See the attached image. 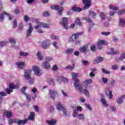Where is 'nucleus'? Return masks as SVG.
<instances>
[{
	"label": "nucleus",
	"mask_w": 125,
	"mask_h": 125,
	"mask_svg": "<svg viewBox=\"0 0 125 125\" xmlns=\"http://www.w3.org/2000/svg\"><path fill=\"white\" fill-rule=\"evenodd\" d=\"M71 76L72 77V80L74 82V87H75L76 89H78V90H79V92H83L84 94V95H85V96H86L87 97H89V92L88 91V90H87V89H83L80 80L77 78L79 76V74L72 72L71 73Z\"/></svg>",
	"instance_id": "obj_1"
},
{
	"label": "nucleus",
	"mask_w": 125,
	"mask_h": 125,
	"mask_svg": "<svg viewBox=\"0 0 125 125\" xmlns=\"http://www.w3.org/2000/svg\"><path fill=\"white\" fill-rule=\"evenodd\" d=\"M18 87H19L18 85H15L10 83L9 88L6 89V91L7 93L5 92H0V98H2V97L4 96H6L7 94H10L11 92L13 91V89H16V88H18Z\"/></svg>",
	"instance_id": "obj_2"
},
{
	"label": "nucleus",
	"mask_w": 125,
	"mask_h": 125,
	"mask_svg": "<svg viewBox=\"0 0 125 125\" xmlns=\"http://www.w3.org/2000/svg\"><path fill=\"white\" fill-rule=\"evenodd\" d=\"M61 25L62 26L65 30H68V18L64 17L62 19V20L60 21Z\"/></svg>",
	"instance_id": "obj_3"
},
{
	"label": "nucleus",
	"mask_w": 125,
	"mask_h": 125,
	"mask_svg": "<svg viewBox=\"0 0 125 125\" xmlns=\"http://www.w3.org/2000/svg\"><path fill=\"white\" fill-rule=\"evenodd\" d=\"M29 28L26 31V39H28L29 37L32 36V33H33V26L31 23H28Z\"/></svg>",
	"instance_id": "obj_4"
},
{
	"label": "nucleus",
	"mask_w": 125,
	"mask_h": 125,
	"mask_svg": "<svg viewBox=\"0 0 125 125\" xmlns=\"http://www.w3.org/2000/svg\"><path fill=\"white\" fill-rule=\"evenodd\" d=\"M51 9H53L54 10H57L58 11L59 15H62V11H63V7H60L58 5H53L51 6Z\"/></svg>",
	"instance_id": "obj_5"
},
{
	"label": "nucleus",
	"mask_w": 125,
	"mask_h": 125,
	"mask_svg": "<svg viewBox=\"0 0 125 125\" xmlns=\"http://www.w3.org/2000/svg\"><path fill=\"white\" fill-rule=\"evenodd\" d=\"M42 44L43 48H44V49H46L48 48L49 46H50V41H49V40H44L42 42Z\"/></svg>",
	"instance_id": "obj_6"
},
{
	"label": "nucleus",
	"mask_w": 125,
	"mask_h": 125,
	"mask_svg": "<svg viewBox=\"0 0 125 125\" xmlns=\"http://www.w3.org/2000/svg\"><path fill=\"white\" fill-rule=\"evenodd\" d=\"M74 11L75 12H80L82 11V9L80 7H72L71 10H69L67 12V15H72L73 14V12Z\"/></svg>",
	"instance_id": "obj_7"
},
{
	"label": "nucleus",
	"mask_w": 125,
	"mask_h": 125,
	"mask_svg": "<svg viewBox=\"0 0 125 125\" xmlns=\"http://www.w3.org/2000/svg\"><path fill=\"white\" fill-rule=\"evenodd\" d=\"M39 28H45V29H47L49 28L48 24L46 23H43L42 22H39V25L35 26V30H38Z\"/></svg>",
	"instance_id": "obj_8"
},
{
	"label": "nucleus",
	"mask_w": 125,
	"mask_h": 125,
	"mask_svg": "<svg viewBox=\"0 0 125 125\" xmlns=\"http://www.w3.org/2000/svg\"><path fill=\"white\" fill-rule=\"evenodd\" d=\"M24 79L25 80H31V73H32V71L30 70L25 69L24 70Z\"/></svg>",
	"instance_id": "obj_9"
},
{
	"label": "nucleus",
	"mask_w": 125,
	"mask_h": 125,
	"mask_svg": "<svg viewBox=\"0 0 125 125\" xmlns=\"http://www.w3.org/2000/svg\"><path fill=\"white\" fill-rule=\"evenodd\" d=\"M33 69L36 76H37V77H40V76H42V73H41V70L40 69V67L37 66H34L33 67Z\"/></svg>",
	"instance_id": "obj_10"
},
{
	"label": "nucleus",
	"mask_w": 125,
	"mask_h": 125,
	"mask_svg": "<svg viewBox=\"0 0 125 125\" xmlns=\"http://www.w3.org/2000/svg\"><path fill=\"white\" fill-rule=\"evenodd\" d=\"M12 111L5 110L3 112L2 116L6 117L7 119H10L12 117Z\"/></svg>",
	"instance_id": "obj_11"
},
{
	"label": "nucleus",
	"mask_w": 125,
	"mask_h": 125,
	"mask_svg": "<svg viewBox=\"0 0 125 125\" xmlns=\"http://www.w3.org/2000/svg\"><path fill=\"white\" fill-rule=\"evenodd\" d=\"M49 94H50V98L53 100H55V97H56V96H58V93H57V91H53L52 90H49Z\"/></svg>",
	"instance_id": "obj_12"
},
{
	"label": "nucleus",
	"mask_w": 125,
	"mask_h": 125,
	"mask_svg": "<svg viewBox=\"0 0 125 125\" xmlns=\"http://www.w3.org/2000/svg\"><path fill=\"white\" fill-rule=\"evenodd\" d=\"M83 34V32H78L77 33L73 34L71 36L72 41H73V42H75L76 40H78V39H79V37H80V36H82Z\"/></svg>",
	"instance_id": "obj_13"
},
{
	"label": "nucleus",
	"mask_w": 125,
	"mask_h": 125,
	"mask_svg": "<svg viewBox=\"0 0 125 125\" xmlns=\"http://www.w3.org/2000/svg\"><path fill=\"white\" fill-rule=\"evenodd\" d=\"M83 3L84 4V9L89 8L90 4H91V0H83Z\"/></svg>",
	"instance_id": "obj_14"
},
{
	"label": "nucleus",
	"mask_w": 125,
	"mask_h": 125,
	"mask_svg": "<svg viewBox=\"0 0 125 125\" xmlns=\"http://www.w3.org/2000/svg\"><path fill=\"white\" fill-rule=\"evenodd\" d=\"M83 83H85V88H90L91 87V83H92V80L91 79L87 80L83 82Z\"/></svg>",
	"instance_id": "obj_15"
},
{
	"label": "nucleus",
	"mask_w": 125,
	"mask_h": 125,
	"mask_svg": "<svg viewBox=\"0 0 125 125\" xmlns=\"http://www.w3.org/2000/svg\"><path fill=\"white\" fill-rule=\"evenodd\" d=\"M98 44V49H102V45L103 44H107L106 41L104 40H100L97 42Z\"/></svg>",
	"instance_id": "obj_16"
},
{
	"label": "nucleus",
	"mask_w": 125,
	"mask_h": 125,
	"mask_svg": "<svg viewBox=\"0 0 125 125\" xmlns=\"http://www.w3.org/2000/svg\"><path fill=\"white\" fill-rule=\"evenodd\" d=\"M124 99H125V96L122 95L120 97H119L117 99H116V103L119 104H122L124 102Z\"/></svg>",
	"instance_id": "obj_17"
},
{
	"label": "nucleus",
	"mask_w": 125,
	"mask_h": 125,
	"mask_svg": "<svg viewBox=\"0 0 125 125\" xmlns=\"http://www.w3.org/2000/svg\"><path fill=\"white\" fill-rule=\"evenodd\" d=\"M105 93L107 96H108L110 99H112L113 98V94L112 91H110L109 88H107L105 90Z\"/></svg>",
	"instance_id": "obj_18"
},
{
	"label": "nucleus",
	"mask_w": 125,
	"mask_h": 125,
	"mask_svg": "<svg viewBox=\"0 0 125 125\" xmlns=\"http://www.w3.org/2000/svg\"><path fill=\"white\" fill-rule=\"evenodd\" d=\"M9 42H10L11 43L12 47H14V48H17V46L15 45V44L16 43V41H15V39L14 38H9L8 39Z\"/></svg>",
	"instance_id": "obj_19"
},
{
	"label": "nucleus",
	"mask_w": 125,
	"mask_h": 125,
	"mask_svg": "<svg viewBox=\"0 0 125 125\" xmlns=\"http://www.w3.org/2000/svg\"><path fill=\"white\" fill-rule=\"evenodd\" d=\"M56 107L59 111H62L63 109H65V107L63 106L61 102L57 103Z\"/></svg>",
	"instance_id": "obj_20"
},
{
	"label": "nucleus",
	"mask_w": 125,
	"mask_h": 125,
	"mask_svg": "<svg viewBox=\"0 0 125 125\" xmlns=\"http://www.w3.org/2000/svg\"><path fill=\"white\" fill-rule=\"evenodd\" d=\"M42 66L44 68V69H50V64H49V62H43L42 63Z\"/></svg>",
	"instance_id": "obj_21"
},
{
	"label": "nucleus",
	"mask_w": 125,
	"mask_h": 125,
	"mask_svg": "<svg viewBox=\"0 0 125 125\" xmlns=\"http://www.w3.org/2000/svg\"><path fill=\"white\" fill-rule=\"evenodd\" d=\"M46 122L48 125H55L57 123V120L56 119H52L51 120H47Z\"/></svg>",
	"instance_id": "obj_22"
},
{
	"label": "nucleus",
	"mask_w": 125,
	"mask_h": 125,
	"mask_svg": "<svg viewBox=\"0 0 125 125\" xmlns=\"http://www.w3.org/2000/svg\"><path fill=\"white\" fill-rule=\"evenodd\" d=\"M16 65H17L20 69H23L25 63H24L23 62H16Z\"/></svg>",
	"instance_id": "obj_23"
},
{
	"label": "nucleus",
	"mask_w": 125,
	"mask_h": 125,
	"mask_svg": "<svg viewBox=\"0 0 125 125\" xmlns=\"http://www.w3.org/2000/svg\"><path fill=\"white\" fill-rule=\"evenodd\" d=\"M87 45H85L81 47L80 49V50L81 52L85 53V52H87Z\"/></svg>",
	"instance_id": "obj_24"
},
{
	"label": "nucleus",
	"mask_w": 125,
	"mask_h": 125,
	"mask_svg": "<svg viewBox=\"0 0 125 125\" xmlns=\"http://www.w3.org/2000/svg\"><path fill=\"white\" fill-rule=\"evenodd\" d=\"M27 122H28V119H24L23 120H19L17 122L18 125H26L27 124Z\"/></svg>",
	"instance_id": "obj_25"
},
{
	"label": "nucleus",
	"mask_w": 125,
	"mask_h": 125,
	"mask_svg": "<svg viewBox=\"0 0 125 125\" xmlns=\"http://www.w3.org/2000/svg\"><path fill=\"white\" fill-rule=\"evenodd\" d=\"M65 52L68 55H71L73 52H74V48H71L65 50Z\"/></svg>",
	"instance_id": "obj_26"
},
{
	"label": "nucleus",
	"mask_w": 125,
	"mask_h": 125,
	"mask_svg": "<svg viewBox=\"0 0 125 125\" xmlns=\"http://www.w3.org/2000/svg\"><path fill=\"white\" fill-rule=\"evenodd\" d=\"M103 60V57H98L96 60L94 61V64H97V63L102 62Z\"/></svg>",
	"instance_id": "obj_27"
},
{
	"label": "nucleus",
	"mask_w": 125,
	"mask_h": 125,
	"mask_svg": "<svg viewBox=\"0 0 125 125\" xmlns=\"http://www.w3.org/2000/svg\"><path fill=\"white\" fill-rule=\"evenodd\" d=\"M28 120L30 121H34L35 120V112H32L30 113V115L28 117Z\"/></svg>",
	"instance_id": "obj_28"
},
{
	"label": "nucleus",
	"mask_w": 125,
	"mask_h": 125,
	"mask_svg": "<svg viewBox=\"0 0 125 125\" xmlns=\"http://www.w3.org/2000/svg\"><path fill=\"white\" fill-rule=\"evenodd\" d=\"M4 15H8V14L5 12H3V13L0 14V21H3V20H4Z\"/></svg>",
	"instance_id": "obj_29"
},
{
	"label": "nucleus",
	"mask_w": 125,
	"mask_h": 125,
	"mask_svg": "<svg viewBox=\"0 0 125 125\" xmlns=\"http://www.w3.org/2000/svg\"><path fill=\"white\" fill-rule=\"evenodd\" d=\"M119 23L122 27H125V19L121 18L119 20Z\"/></svg>",
	"instance_id": "obj_30"
},
{
	"label": "nucleus",
	"mask_w": 125,
	"mask_h": 125,
	"mask_svg": "<svg viewBox=\"0 0 125 125\" xmlns=\"http://www.w3.org/2000/svg\"><path fill=\"white\" fill-rule=\"evenodd\" d=\"M109 8L110 9L114 10V11H117V10H119V8L118 7L114 6V5H110L109 6Z\"/></svg>",
	"instance_id": "obj_31"
},
{
	"label": "nucleus",
	"mask_w": 125,
	"mask_h": 125,
	"mask_svg": "<svg viewBox=\"0 0 125 125\" xmlns=\"http://www.w3.org/2000/svg\"><path fill=\"white\" fill-rule=\"evenodd\" d=\"M108 54H111L114 55L115 54H119V51L114 50V49H111V51L108 53Z\"/></svg>",
	"instance_id": "obj_32"
},
{
	"label": "nucleus",
	"mask_w": 125,
	"mask_h": 125,
	"mask_svg": "<svg viewBox=\"0 0 125 125\" xmlns=\"http://www.w3.org/2000/svg\"><path fill=\"white\" fill-rule=\"evenodd\" d=\"M101 102H102L103 105H104V107H108V104H107V102L106 101V100L102 98L101 99Z\"/></svg>",
	"instance_id": "obj_33"
},
{
	"label": "nucleus",
	"mask_w": 125,
	"mask_h": 125,
	"mask_svg": "<svg viewBox=\"0 0 125 125\" xmlns=\"http://www.w3.org/2000/svg\"><path fill=\"white\" fill-rule=\"evenodd\" d=\"M20 55L21 56H23L24 57H26V56H28V55H29V53H28L27 52H24L23 51H21L20 52Z\"/></svg>",
	"instance_id": "obj_34"
},
{
	"label": "nucleus",
	"mask_w": 125,
	"mask_h": 125,
	"mask_svg": "<svg viewBox=\"0 0 125 125\" xmlns=\"http://www.w3.org/2000/svg\"><path fill=\"white\" fill-rule=\"evenodd\" d=\"M89 14L90 16H91L92 18L94 19L96 17V14H95V13L93 12L92 11H90L89 12Z\"/></svg>",
	"instance_id": "obj_35"
},
{
	"label": "nucleus",
	"mask_w": 125,
	"mask_h": 125,
	"mask_svg": "<svg viewBox=\"0 0 125 125\" xmlns=\"http://www.w3.org/2000/svg\"><path fill=\"white\" fill-rule=\"evenodd\" d=\"M62 111L63 112V115L64 116V117H68V116H69V114H68V111H67V109H66L65 108L63 109Z\"/></svg>",
	"instance_id": "obj_36"
},
{
	"label": "nucleus",
	"mask_w": 125,
	"mask_h": 125,
	"mask_svg": "<svg viewBox=\"0 0 125 125\" xmlns=\"http://www.w3.org/2000/svg\"><path fill=\"white\" fill-rule=\"evenodd\" d=\"M77 117L79 120H82V121H84V116L83 114H78Z\"/></svg>",
	"instance_id": "obj_37"
},
{
	"label": "nucleus",
	"mask_w": 125,
	"mask_h": 125,
	"mask_svg": "<svg viewBox=\"0 0 125 125\" xmlns=\"http://www.w3.org/2000/svg\"><path fill=\"white\" fill-rule=\"evenodd\" d=\"M7 43V42H6V41H0V46L1 47L5 46V45H6Z\"/></svg>",
	"instance_id": "obj_38"
},
{
	"label": "nucleus",
	"mask_w": 125,
	"mask_h": 125,
	"mask_svg": "<svg viewBox=\"0 0 125 125\" xmlns=\"http://www.w3.org/2000/svg\"><path fill=\"white\" fill-rule=\"evenodd\" d=\"M53 58L52 57H46L45 58V60L47 62H50V61H52Z\"/></svg>",
	"instance_id": "obj_39"
},
{
	"label": "nucleus",
	"mask_w": 125,
	"mask_h": 125,
	"mask_svg": "<svg viewBox=\"0 0 125 125\" xmlns=\"http://www.w3.org/2000/svg\"><path fill=\"white\" fill-rule=\"evenodd\" d=\"M66 68L68 70H73L75 68V63H73L72 65L67 66Z\"/></svg>",
	"instance_id": "obj_40"
},
{
	"label": "nucleus",
	"mask_w": 125,
	"mask_h": 125,
	"mask_svg": "<svg viewBox=\"0 0 125 125\" xmlns=\"http://www.w3.org/2000/svg\"><path fill=\"white\" fill-rule=\"evenodd\" d=\"M119 69V65L118 64H115L111 66V69L115 71L116 70H118Z\"/></svg>",
	"instance_id": "obj_41"
},
{
	"label": "nucleus",
	"mask_w": 125,
	"mask_h": 125,
	"mask_svg": "<svg viewBox=\"0 0 125 125\" xmlns=\"http://www.w3.org/2000/svg\"><path fill=\"white\" fill-rule=\"evenodd\" d=\"M37 56L39 60H42V55L41 52H38L37 53Z\"/></svg>",
	"instance_id": "obj_42"
},
{
	"label": "nucleus",
	"mask_w": 125,
	"mask_h": 125,
	"mask_svg": "<svg viewBox=\"0 0 125 125\" xmlns=\"http://www.w3.org/2000/svg\"><path fill=\"white\" fill-rule=\"evenodd\" d=\"M76 24H77V25H78L79 26H82V22H81V20H80L79 18H77L76 19Z\"/></svg>",
	"instance_id": "obj_43"
},
{
	"label": "nucleus",
	"mask_w": 125,
	"mask_h": 125,
	"mask_svg": "<svg viewBox=\"0 0 125 125\" xmlns=\"http://www.w3.org/2000/svg\"><path fill=\"white\" fill-rule=\"evenodd\" d=\"M82 63H83L84 66H88L89 65V62L87 61L83 60L82 61Z\"/></svg>",
	"instance_id": "obj_44"
},
{
	"label": "nucleus",
	"mask_w": 125,
	"mask_h": 125,
	"mask_svg": "<svg viewBox=\"0 0 125 125\" xmlns=\"http://www.w3.org/2000/svg\"><path fill=\"white\" fill-rule=\"evenodd\" d=\"M125 13V8L119 11L118 15H119V16L120 15H123V14H124Z\"/></svg>",
	"instance_id": "obj_45"
},
{
	"label": "nucleus",
	"mask_w": 125,
	"mask_h": 125,
	"mask_svg": "<svg viewBox=\"0 0 125 125\" xmlns=\"http://www.w3.org/2000/svg\"><path fill=\"white\" fill-rule=\"evenodd\" d=\"M100 17H101L102 20H105L106 16L105 15V14H104V13H101L100 14Z\"/></svg>",
	"instance_id": "obj_46"
},
{
	"label": "nucleus",
	"mask_w": 125,
	"mask_h": 125,
	"mask_svg": "<svg viewBox=\"0 0 125 125\" xmlns=\"http://www.w3.org/2000/svg\"><path fill=\"white\" fill-rule=\"evenodd\" d=\"M24 95L26 96L27 101H28V102H30V101H31V96L26 93H24Z\"/></svg>",
	"instance_id": "obj_47"
},
{
	"label": "nucleus",
	"mask_w": 125,
	"mask_h": 125,
	"mask_svg": "<svg viewBox=\"0 0 125 125\" xmlns=\"http://www.w3.org/2000/svg\"><path fill=\"white\" fill-rule=\"evenodd\" d=\"M63 76H60L58 77L57 78V81L59 82V83H62L63 81Z\"/></svg>",
	"instance_id": "obj_48"
},
{
	"label": "nucleus",
	"mask_w": 125,
	"mask_h": 125,
	"mask_svg": "<svg viewBox=\"0 0 125 125\" xmlns=\"http://www.w3.org/2000/svg\"><path fill=\"white\" fill-rule=\"evenodd\" d=\"M102 81L103 83H108V78L102 77Z\"/></svg>",
	"instance_id": "obj_49"
},
{
	"label": "nucleus",
	"mask_w": 125,
	"mask_h": 125,
	"mask_svg": "<svg viewBox=\"0 0 125 125\" xmlns=\"http://www.w3.org/2000/svg\"><path fill=\"white\" fill-rule=\"evenodd\" d=\"M72 116L73 117H74V118H76V117H78V116H79V114H78V110H74Z\"/></svg>",
	"instance_id": "obj_50"
},
{
	"label": "nucleus",
	"mask_w": 125,
	"mask_h": 125,
	"mask_svg": "<svg viewBox=\"0 0 125 125\" xmlns=\"http://www.w3.org/2000/svg\"><path fill=\"white\" fill-rule=\"evenodd\" d=\"M90 49L92 51L94 52L96 50V47L95 45H91L90 47Z\"/></svg>",
	"instance_id": "obj_51"
},
{
	"label": "nucleus",
	"mask_w": 125,
	"mask_h": 125,
	"mask_svg": "<svg viewBox=\"0 0 125 125\" xmlns=\"http://www.w3.org/2000/svg\"><path fill=\"white\" fill-rule=\"evenodd\" d=\"M52 45H53L54 47L55 48H56L57 49H58V45H57V42L54 41L52 42Z\"/></svg>",
	"instance_id": "obj_52"
},
{
	"label": "nucleus",
	"mask_w": 125,
	"mask_h": 125,
	"mask_svg": "<svg viewBox=\"0 0 125 125\" xmlns=\"http://www.w3.org/2000/svg\"><path fill=\"white\" fill-rule=\"evenodd\" d=\"M115 83H116V81H115V80H113L111 81L110 82L111 87H113V86H114V85L115 84Z\"/></svg>",
	"instance_id": "obj_53"
},
{
	"label": "nucleus",
	"mask_w": 125,
	"mask_h": 125,
	"mask_svg": "<svg viewBox=\"0 0 125 125\" xmlns=\"http://www.w3.org/2000/svg\"><path fill=\"white\" fill-rule=\"evenodd\" d=\"M85 106L86 108H87L89 110H92V108H91V106L89 104H85Z\"/></svg>",
	"instance_id": "obj_54"
},
{
	"label": "nucleus",
	"mask_w": 125,
	"mask_h": 125,
	"mask_svg": "<svg viewBox=\"0 0 125 125\" xmlns=\"http://www.w3.org/2000/svg\"><path fill=\"white\" fill-rule=\"evenodd\" d=\"M24 20L25 21V22H28V21H30V18H29L28 16H25Z\"/></svg>",
	"instance_id": "obj_55"
},
{
	"label": "nucleus",
	"mask_w": 125,
	"mask_h": 125,
	"mask_svg": "<svg viewBox=\"0 0 125 125\" xmlns=\"http://www.w3.org/2000/svg\"><path fill=\"white\" fill-rule=\"evenodd\" d=\"M17 27V21L14 20L13 22V28H16Z\"/></svg>",
	"instance_id": "obj_56"
},
{
	"label": "nucleus",
	"mask_w": 125,
	"mask_h": 125,
	"mask_svg": "<svg viewBox=\"0 0 125 125\" xmlns=\"http://www.w3.org/2000/svg\"><path fill=\"white\" fill-rule=\"evenodd\" d=\"M84 19L88 22V23H91V19L89 18H84Z\"/></svg>",
	"instance_id": "obj_57"
},
{
	"label": "nucleus",
	"mask_w": 125,
	"mask_h": 125,
	"mask_svg": "<svg viewBox=\"0 0 125 125\" xmlns=\"http://www.w3.org/2000/svg\"><path fill=\"white\" fill-rule=\"evenodd\" d=\"M43 15L45 17H48V16H49V13L48 12H45L43 14Z\"/></svg>",
	"instance_id": "obj_58"
},
{
	"label": "nucleus",
	"mask_w": 125,
	"mask_h": 125,
	"mask_svg": "<svg viewBox=\"0 0 125 125\" xmlns=\"http://www.w3.org/2000/svg\"><path fill=\"white\" fill-rule=\"evenodd\" d=\"M102 72L103 73H104V74H110V71H106V70L104 69V68H103L102 69Z\"/></svg>",
	"instance_id": "obj_59"
},
{
	"label": "nucleus",
	"mask_w": 125,
	"mask_h": 125,
	"mask_svg": "<svg viewBox=\"0 0 125 125\" xmlns=\"http://www.w3.org/2000/svg\"><path fill=\"white\" fill-rule=\"evenodd\" d=\"M125 53H123L122 54L119 59L120 60H123V59H125Z\"/></svg>",
	"instance_id": "obj_60"
},
{
	"label": "nucleus",
	"mask_w": 125,
	"mask_h": 125,
	"mask_svg": "<svg viewBox=\"0 0 125 125\" xmlns=\"http://www.w3.org/2000/svg\"><path fill=\"white\" fill-rule=\"evenodd\" d=\"M111 33L108 32H102L101 34L103 35L104 36H109Z\"/></svg>",
	"instance_id": "obj_61"
},
{
	"label": "nucleus",
	"mask_w": 125,
	"mask_h": 125,
	"mask_svg": "<svg viewBox=\"0 0 125 125\" xmlns=\"http://www.w3.org/2000/svg\"><path fill=\"white\" fill-rule=\"evenodd\" d=\"M8 124L9 125H12V124H13V120L11 119L10 118L8 119Z\"/></svg>",
	"instance_id": "obj_62"
},
{
	"label": "nucleus",
	"mask_w": 125,
	"mask_h": 125,
	"mask_svg": "<svg viewBox=\"0 0 125 125\" xmlns=\"http://www.w3.org/2000/svg\"><path fill=\"white\" fill-rule=\"evenodd\" d=\"M69 80H68V79L65 78V77H63V79H62V82L64 83H68Z\"/></svg>",
	"instance_id": "obj_63"
},
{
	"label": "nucleus",
	"mask_w": 125,
	"mask_h": 125,
	"mask_svg": "<svg viewBox=\"0 0 125 125\" xmlns=\"http://www.w3.org/2000/svg\"><path fill=\"white\" fill-rule=\"evenodd\" d=\"M19 30H21V31H22V30H23V25H22L21 23H20L19 25Z\"/></svg>",
	"instance_id": "obj_64"
}]
</instances>
